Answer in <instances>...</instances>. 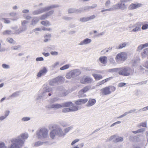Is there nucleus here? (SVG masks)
I'll list each match as a JSON object with an SVG mask.
<instances>
[{"label":"nucleus","instance_id":"nucleus-1","mask_svg":"<svg viewBox=\"0 0 148 148\" xmlns=\"http://www.w3.org/2000/svg\"><path fill=\"white\" fill-rule=\"evenodd\" d=\"M28 137V134L27 133L21 134L12 140V143L8 148H21L24 146L25 140ZM0 148H7L3 142H0Z\"/></svg>","mask_w":148,"mask_h":148},{"label":"nucleus","instance_id":"nucleus-2","mask_svg":"<svg viewBox=\"0 0 148 148\" xmlns=\"http://www.w3.org/2000/svg\"><path fill=\"white\" fill-rule=\"evenodd\" d=\"M129 0H120V1L112 6L113 11L120 9L123 10L127 9V5L125 4Z\"/></svg>","mask_w":148,"mask_h":148},{"label":"nucleus","instance_id":"nucleus-3","mask_svg":"<svg viewBox=\"0 0 148 148\" xmlns=\"http://www.w3.org/2000/svg\"><path fill=\"white\" fill-rule=\"evenodd\" d=\"M134 71L129 67L119 68L118 73L119 75L124 76H128L132 75Z\"/></svg>","mask_w":148,"mask_h":148},{"label":"nucleus","instance_id":"nucleus-4","mask_svg":"<svg viewBox=\"0 0 148 148\" xmlns=\"http://www.w3.org/2000/svg\"><path fill=\"white\" fill-rule=\"evenodd\" d=\"M48 130L45 127L41 128L36 131V135L38 138L40 139L47 138L48 136Z\"/></svg>","mask_w":148,"mask_h":148},{"label":"nucleus","instance_id":"nucleus-5","mask_svg":"<svg viewBox=\"0 0 148 148\" xmlns=\"http://www.w3.org/2000/svg\"><path fill=\"white\" fill-rule=\"evenodd\" d=\"M58 7V5H53L45 7L39 9L38 10H34L32 12V14L34 15L39 14Z\"/></svg>","mask_w":148,"mask_h":148},{"label":"nucleus","instance_id":"nucleus-6","mask_svg":"<svg viewBox=\"0 0 148 148\" xmlns=\"http://www.w3.org/2000/svg\"><path fill=\"white\" fill-rule=\"evenodd\" d=\"M81 74V71L79 69H74L67 72L65 77L67 79H71L72 78H75Z\"/></svg>","mask_w":148,"mask_h":148},{"label":"nucleus","instance_id":"nucleus-7","mask_svg":"<svg viewBox=\"0 0 148 148\" xmlns=\"http://www.w3.org/2000/svg\"><path fill=\"white\" fill-rule=\"evenodd\" d=\"M127 58V53L125 52H122L117 54L115 59L117 62L120 63L125 61Z\"/></svg>","mask_w":148,"mask_h":148},{"label":"nucleus","instance_id":"nucleus-8","mask_svg":"<svg viewBox=\"0 0 148 148\" xmlns=\"http://www.w3.org/2000/svg\"><path fill=\"white\" fill-rule=\"evenodd\" d=\"M52 88H44L42 94L40 95H38L36 98V99L37 100L41 99L43 100L47 98L48 95L49 96H51V94L49 92H50Z\"/></svg>","mask_w":148,"mask_h":148},{"label":"nucleus","instance_id":"nucleus-9","mask_svg":"<svg viewBox=\"0 0 148 148\" xmlns=\"http://www.w3.org/2000/svg\"><path fill=\"white\" fill-rule=\"evenodd\" d=\"M92 79L87 76H83L80 79V83L83 84H90L92 82Z\"/></svg>","mask_w":148,"mask_h":148},{"label":"nucleus","instance_id":"nucleus-10","mask_svg":"<svg viewBox=\"0 0 148 148\" xmlns=\"http://www.w3.org/2000/svg\"><path fill=\"white\" fill-rule=\"evenodd\" d=\"M56 91L60 92V93H61L60 95L61 96H65L69 93L68 90H65L64 88L61 86L58 87L57 88Z\"/></svg>","mask_w":148,"mask_h":148},{"label":"nucleus","instance_id":"nucleus-11","mask_svg":"<svg viewBox=\"0 0 148 148\" xmlns=\"http://www.w3.org/2000/svg\"><path fill=\"white\" fill-rule=\"evenodd\" d=\"M91 89V87L90 86H87L83 88L79 92V97H81L84 95V93L86 92L88 90Z\"/></svg>","mask_w":148,"mask_h":148},{"label":"nucleus","instance_id":"nucleus-12","mask_svg":"<svg viewBox=\"0 0 148 148\" xmlns=\"http://www.w3.org/2000/svg\"><path fill=\"white\" fill-rule=\"evenodd\" d=\"M56 131L57 136L60 137H64L65 136V134L64 133V130L59 126L56 129Z\"/></svg>","mask_w":148,"mask_h":148},{"label":"nucleus","instance_id":"nucleus-13","mask_svg":"<svg viewBox=\"0 0 148 148\" xmlns=\"http://www.w3.org/2000/svg\"><path fill=\"white\" fill-rule=\"evenodd\" d=\"M47 71V68L45 67H43L39 71L37 74V76L38 77H40L42 76L45 75Z\"/></svg>","mask_w":148,"mask_h":148},{"label":"nucleus","instance_id":"nucleus-14","mask_svg":"<svg viewBox=\"0 0 148 148\" xmlns=\"http://www.w3.org/2000/svg\"><path fill=\"white\" fill-rule=\"evenodd\" d=\"M62 104L56 103L54 104H50L47 106L46 107L49 109L54 108L57 109L62 107Z\"/></svg>","mask_w":148,"mask_h":148},{"label":"nucleus","instance_id":"nucleus-15","mask_svg":"<svg viewBox=\"0 0 148 148\" xmlns=\"http://www.w3.org/2000/svg\"><path fill=\"white\" fill-rule=\"evenodd\" d=\"M91 41L92 40L91 39L88 38H86L83 40L81 41L78 45H79L80 46L88 45L90 43Z\"/></svg>","mask_w":148,"mask_h":148},{"label":"nucleus","instance_id":"nucleus-16","mask_svg":"<svg viewBox=\"0 0 148 148\" xmlns=\"http://www.w3.org/2000/svg\"><path fill=\"white\" fill-rule=\"evenodd\" d=\"M101 91L102 94L104 95L109 94L111 93V91L110 90V88L108 86L101 89Z\"/></svg>","mask_w":148,"mask_h":148},{"label":"nucleus","instance_id":"nucleus-17","mask_svg":"<svg viewBox=\"0 0 148 148\" xmlns=\"http://www.w3.org/2000/svg\"><path fill=\"white\" fill-rule=\"evenodd\" d=\"M141 23H138L135 24L134 27L135 28L132 30L130 31L131 32H136L141 30Z\"/></svg>","mask_w":148,"mask_h":148},{"label":"nucleus","instance_id":"nucleus-18","mask_svg":"<svg viewBox=\"0 0 148 148\" xmlns=\"http://www.w3.org/2000/svg\"><path fill=\"white\" fill-rule=\"evenodd\" d=\"M130 44L129 42H124L120 44L119 46H116L115 49H122L125 47L126 46H129Z\"/></svg>","mask_w":148,"mask_h":148},{"label":"nucleus","instance_id":"nucleus-19","mask_svg":"<svg viewBox=\"0 0 148 148\" xmlns=\"http://www.w3.org/2000/svg\"><path fill=\"white\" fill-rule=\"evenodd\" d=\"M27 29L26 25H22L20 29L15 31L14 32V33L16 34H19L22 32L25 31Z\"/></svg>","mask_w":148,"mask_h":148},{"label":"nucleus","instance_id":"nucleus-20","mask_svg":"<svg viewBox=\"0 0 148 148\" xmlns=\"http://www.w3.org/2000/svg\"><path fill=\"white\" fill-rule=\"evenodd\" d=\"M83 11V10L82 8H80L77 10L73 8H70L68 10V12L69 13H72L73 12L80 13Z\"/></svg>","mask_w":148,"mask_h":148},{"label":"nucleus","instance_id":"nucleus-21","mask_svg":"<svg viewBox=\"0 0 148 148\" xmlns=\"http://www.w3.org/2000/svg\"><path fill=\"white\" fill-rule=\"evenodd\" d=\"M141 55L142 58H145L147 56L148 59V48L144 49L141 52Z\"/></svg>","mask_w":148,"mask_h":148},{"label":"nucleus","instance_id":"nucleus-22","mask_svg":"<svg viewBox=\"0 0 148 148\" xmlns=\"http://www.w3.org/2000/svg\"><path fill=\"white\" fill-rule=\"evenodd\" d=\"M87 101L88 99H79L76 101L75 103L77 105H81L85 103Z\"/></svg>","mask_w":148,"mask_h":148},{"label":"nucleus","instance_id":"nucleus-23","mask_svg":"<svg viewBox=\"0 0 148 148\" xmlns=\"http://www.w3.org/2000/svg\"><path fill=\"white\" fill-rule=\"evenodd\" d=\"M56 131V129H54L52 130L50 133V137L52 139L55 138L56 136H58Z\"/></svg>","mask_w":148,"mask_h":148},{"label":"nucleus","instance_id":"nucleus-24","mask_svg":"<svg viewBox=\"0 0 148 148\" xmlns=\"http://www.w3.org/2000/svg\"><path fill=\"white\" fill-rule=\"evenodd\" d=\"M96 100L95 99H90L86 104L88 107H90L96 103Z\"/></svg>","mask_w":148,"mask_h":148},{"label":"nucleus","instance_id":"nucleus-25","mask_svg":"<svg viewBox=\"0 0 148 148\" xmlns=\"http://www.w3.org/2000/svg\"><path fill=\"white\" fill-rule=\"evenodd\" d=\"M40 20L39 17H35L32 18V19L31 21V25H35Z\"/></svg>","mask_w":148,"mask_h":148},{"label":"nucleus","instance_id":"nucleus-26","mask_svg":"<svg viewBox=\"0 0 148 148\" xmlns=\"http://www.w3.org/2000/svg\"><path fill=\"white\" fill-rule=\"evenodd\" d=\"M99 60L102 64H106L107 62V58L106 56H102L99 58Z\"/></svg>","mask_w":148,"mask_h":148},{"label":"nucleus","instance_id":"nucleus-27","mask_svg":"<svg viewBox=\"0 0 148 148\" xmlns=\"http://www.w3.org/2000/svg\"><path fill=\"white\" fill-rule=\"evenodd\" d=\"M58 84H61L64 83L65 81L64 77L62 76H58L56 77Z\"/></svg>","mask_w":148,"mask_h":148},{"label":"nucleus","instance_id":"nucleus-28","mask_svg":"<svg viewBox=\"0 0 148 148\" xmlns=\"http://www.w3.org/2000/svg\"><path fill=\"white\" fill-rule=\"evenodd\" d=\"M92 75L94 77L95 79L96 80H99L102 79L103 78L102 76L100 74H92Z\"/></svg>","mask_w":148,"mask_h":148},{"label":"nucleus","instance_id":"nucleus-29","mask_svg":"<svg viewBox=\"0 0 148 148\" xmlns=\"http://www.w3.org/2000/svg\"><path fill=\"white\" fill-rule=\"evenodd\" d=\"M49 84L51 86H54L56 84H58L56 77L51 80L49 82Z\"/></svg>","mask_w":148,"mask_h":148},{"label":"nucleus","instance_id":"nucleus-30","mask_svg":"<svg viewBox=\"0 0 148 148\" xmlns=\"http://www.w3.org/2000/svg\"><path fill=\"white\" fill-rule=\"evenodd\" d=\"M123 140V137H119L116 135V139H114V142L116 143L119 142H122Z\"/></svg>","mask_w":148,"mask_h":148},{"label":"nucleus","instance_id":"nucleus-31","mask_svg":"<svg viewBox=\"0 0 148 148\" xmlns=\"http://www.w3.org/2000/svg\"><path fill=\"white\" fill-rule=\"evenodd\" d=\"M71 65L70 64H66L64 65L60 68V70L61 71H63L69 68Z\"/></svg>","mask_w":148,"mask_h":148},{"label":"nucleus","instance_id":"nucleus-32","mask_svg":"<svg viewBox=\"0 0 148 148\" xmlns=\"http://www.w3.org/2000/svg\"><path fill=\"white\" fill-rule=\"evenodd\" d=\"M62 104V107H69L72 106L73 104L71 102H67L63 103Z\"/></svg>","mask_w":148,"mask_h":148},{"label":"nucleus","instance_id":"nucleus-33","mask_svg":"<svg viewBox=\"0 0 148 148\" xmlns=\"http://www.w3.org/2000/svg\"><path fill=\"white\" fill-rule=\"evenodd\" d=\"M73 128V126H71L64 129V133L65 134V136L67 133L70 130H71Z\"/></svg>","mask_w":148,"mask_h":148},{"label":"nucleus","instance_id":"nucleus-34","mask_svg":"<svg viewBox=\"0 0 148 148\" xmlns=\"http://www.w3.org/2000/svg\"><path fill=\"white\" fill-rule=\"evenodd\" d=\"M20 92L16 91L12 93L10 97V98H12V97H15L19 96L20 95Z\"/></svg>","mask_w":148,"mask_h":148},{"label":"nucleus","instance_id":"nucleus-35","mask_svg":"<svg viewBox=\"0 0 148 148\" xmlns=\"http://www.w3.org/2000/svg\"><path fill=\"white\" fill-rule=\"evenodd\" d=\"M1 21L4 23L5 24H9L11 23L10 19L8 18H3L1 19Z\"/></svg>","mask_w":148,"mask_h":148},{"label":"nucleus","instance_id":"nucleus-36","mask_svg":"<svg viewBox=\"0 0 148 148\" xmlns=\"http://www.w3.org/2000/svg\"><path fill=\"white\" fill-rule=\"evenodd\" d=\"M40 23L45 26H49L51 25L50 23L47 20L42 21L40 22Z\"/></svg>","mask_w":148,"mask_h":148},{"label":"nucleus","instance_id":"nucleus-37","mask_svg":"<svg viewBox=\"0 0 148 148\" xmlns=\"http://www.w3.org/2000/svg\"><path fill=\"white\" fill-rule=\"evenodd\" d=\"M13 34H15L14 32L13 33L11 30H5L3 32V34L4 35H11Z\"/></svg>","mask_w":148,"mask_h":148},{"label":"nucleus","instance_id":"nucleus-38","mask_svg":"<svg viewBox=\"0 0 148 148\" xmlns=\"http://www.w3.org/2000/svg\"><path fill=\"white\" fill-rule=\"evenodd\" d=\"M44 143L43 142L38 141L34 143V146L35 147H37L42 145Z\"/></svg>","mask_w":148,"mask_h":148},{"label":"nucleus","instance_id":"nucleus-39","mask_svg":"<svg viewBox=\"0 0 148 148\" xmlns=\"http://www.w3.org/2000/svg\"><path fill=\"white\" fill-rule=\"evenodd\" d=\"M51 34H47L45 35L44 36L45 39L44 40V41L45 42H47L48 40H50L51 38Z\"/></svg>","mask_w":148,"mask_h":148},{"label":"nucleus","instance_id":"nucleus-40","mask_svg":"<svg viewBox=\"0 0 148 148\" xmlns=\"http://www.w3.org/2000/svg\"><path fill=\"white\" fill-rule=\"evenodd\" d=\"M59 126L56 124H51L49 125V129H56Z\"/></svg>","mask_w":148,"mask_h":148},{"label":"nucleus","instance_id":"nucleus-41","mask_svg":"<svg viewBox=\"0 0 148 148\" xmlns=\"http://www.w3.org/2000/svg\"><path fill=\"white\" fill-rule=\"evenodd\" d=\"M144 48H145V47L144 44H141L138 46L137 48V51L140 52Z\"/></svg>","mask_w":148,"mask_h":148},{"label":"nucleus","instance_id":"nucleus-42","mask_svg":"<svg viewBox=\"0 0 148 148\" xmlns=\"http://www.w3.org/2000/svg\"><path fill=\"white\" fill-rule=\"evenodd\" d=\"M119 71V68H115L112 69H110L108 70V71L111 73H113L114 72H116Z\"/></svg>","mask_w":148,"mask_h":148},{"label":"nucleus","instance_id":"nucleus-43","mask_svg":"<svg viewBox=\"0 0 148 148\" xmlns=\"http://www.w3.org/2000/svg\"><path fill=\"white\" fill-rule=\"evenodd\" d=\"M59 124L62 126L65 127L68 126V124L65 121H60L59 122Z\"/></svg>","mask_w":148,"mask_h":148},{"label":"nucleus","instance_id":"nucleus-44","mask_svg":"<svg viewBox=\"0 0 148 148\" xmlns=\"http://www.w3.org/2000/svg\"><path fill=\"white\" fill-rule=\"evenodd\" d=\"M147 110H148V107L147 106V107H145L144 108H143L141 109H139L136 112V113H137L140 112H142V111H145Z\"/></svg>","mask_w":148,"mask_h":148},{"label":"nucleus","instance_id":"nucleus-45","mask_svg":"<svg viewBox=\"0 0 148 148\" xmlns=\"http://www.w3.org/2000/svg\"><path fill=\"white\" fill-rule=\"evenodd\" d=\"M79 21L81 22H84L88 21V17H85L81 18Z\"/></svg>","mask_w":148,"mask_h":148},{"label":"nucleus","instance_id":"nucleus-46","mask_svg":"<svg viewBox=\"0 0 148 148\" xmlns=\"http://www.w3.org/2000/svg\"><path fill=\"white\" fill-rule=\"evenodd\" d=\"M72 107L71 108V112L75 111L77 110L78 109V106H74L72 105Z\"/></svg>","mask_w":148,"mask_h":148},{"label":"nucleus","instance_id":"nucleus-47","mask_svg":"<svg viewBox=\"0 0 148 148\" xmlns=\"http://www.w3.org/2000/svg\"><path fill=\"white\" fill-rule=\"evenodd\" d=\"M2 43V41L0 40V52H3L5 50V47H2L1 44Z\"/></svg>","mask_w":148,"mask_h":148},{"label":"nucleus","instance_id":"nucleus-48","mask_svg":"<svg viewBox=\"0 0 148 148\" xmlns=\"http://www.w3.org/2000/svg\"><path fill=\"white\" fill-rule=\"evenodd\" d=\"M59 64V62H57L54 63L53 65L51 66V67L52 69H54L57 68Z\"/></svg>","mask_w":148,"mask_h":148},{"label":"nucleus","instance_id":"nucleus-49","mask_svg":"<svg viewBox=\"0 0 148 148\" xmlns=\"http://www.w3.org/2000/svg\"><path fill=\"white\" fill-rule=\"evenodd\" d=\"M138 61V60L134 59L132 60L131 61V62L132 64V66H136L137 64Z\"/></svg>","mask_w":148,"mask_h":148},{"label":"nucleus","instance_id":"nucleus-50","mask_svg":"<svg viewBox=\"0 0 148 148\" xmlns=\"http://www.w3.org/2000/svg\"><path fill=\"white\" fill-rule=\"evenodd\" d=\"M23 16V17L27 20H30L32 17L28 14H24Z\"/></svg>","mask_w":148,"mask_h":148},{"label":"nucleus","instance_id":"nucleus-51","mask_svg":"<svg viewBox=\"0 0 148 148\" xmlns=\"http://www.w3.org/2000/svg\"><path fill=\"white\" fill-rule=\"evenodd\" d=\"M48 18L46 14L45 13L41 15L40 18H39L40 20H43L46 19Z\"/></svg>","mask_w":148,"mask_h":148},{"label":"nucleus","instance_id":"nucleus-52","mask_svg":"<svg viewBox=\"0 0 148 148\" xmlns=\"http://www.w3.org/2000/svg\"><path fill=\"white\" fill-rule=\"evenodd\" d=\"M2 67L4 69H8L10 68V65L5 64H2Z\"/></svg>","mask_w":148,"mask_h":148},{"label":"nucleus","instance_id":"nucleus-53","mask_svg":"<svg viewBox=\"0 0 148 148\" xmlns=\"http://www.w3.org/2000/svg\"><path fill=\"white\" fill-rule=\"evenodd\" d=\"M62 111L63 112L66 113L71 112V110L70 108H65L63 109Z\"/></svg>","mask_w":148,"mask_h":148},{"label":"nucleus","instance_id":"nucleus-54","mask_svg":"<svg viewBox=\"0 0 148 148\" xmlns=\"http://www.w3.org/2000/svg\"><path fill=\"white\" fill-rule=\"evenodd\" d=\"M129 9L130 10H134L136 9L135 4H131L129 7Z\"/></svg>","mask_w":148,"mask_h":148},{"label":"nucleus","instance_id":"nucleus-55","mask_svg":"<svg viewBox=\"0 0 148 148\" xmlns=\"http://www.w3.org/2000/svg\"><path fill=\"white\" fill-rule=\"evenodd\" d=\"M7 41L10 43H14L15 42L13 39L10 38H8L7 39Z\"/></svg>","mask_w":148,"mask_h":148},{"label":"nucleus","instance_id":"nucleus-56","mask_svg":"<svg viewBox=\"0 0 148 148\" xmlns=\"http://www.w3.org/2000/svg\"><path fill=\"white\" fill-rule=\"evenodd\" d=\"M97 6V5L96 4H94V5H92L90 7H87L86 8H82V9L83 10V11L84 10H86V9H89V8H95Z\"/></svg>","mask_w":148,"mask_h":148},{"label":"nucleus","instance_id":"nucleus-57","mask_svg":"<svg viewBox=\"0 0 148 148\" xmlns=\"http://www.w3.org/2000/svg\"><path fill=\"white\" fill-rule=\"evenodd\" d=\"M59 100V98L58 97H55L50 99V102L51 103H54Z\"/></svg>","mask_w":148,"mask_h":148},{"label":"nucleus","instance_id":"nucleus-58","mask_svg":"<svg viewBox=\"0 0 148 148\" xmlns=\"http://www.w3.org/2000/svg\"><path fill=\"white\" fill-rule=\"evenodd\" d=\"M148 29V24H145L143 25L142 27V29L143 30H145Z\"/></svg>","mask_w":148,"mask_h":148},{"label":"nucleus","instance_id":"nucleus-59","mask_svg":"<svg viewBox=\"0 0 148 148\" xmlns=\"http://www.w3.org/2000/svg\"><path fill=\"white\" fill-rule=\"evenodd\" d=\"M109 60L111 63L114 64L115 63V60H114L112 56L110 57L109 58Z\"/></svg>","mask_w":148,"mask_h":148},{"label":"nucleus","instance_id":"nucleus-60","mask_svg":"<svg viewBox=\"0 0 148 148\" xmlns=\"http://www.w3.org/2000/svg\"><path fill=\"white\" fill-rule=\"evenodd\" d=\"M54 12V11L53 10H51L49 11V12H47L46 14L47 16L48 17L49 16H51L52 15Z\"/></svg>","mask_w":148,"mask_h":148},{"label":"nucleus","instance_id":"nucleus-61","mask_svg":"<svg viewBox=\"0 0 148 148\" xmlns=\"http://www.w3.org/2000/svg\"><path fill=\"white\" fill-rule=\"evenodd\" d=\"M30 118L29 117H24L21 119V120L23 121H29Z\"/></svg>","mask_w":148,"mask_h":148},{"label":"nucleus","instance_id":"nucleus-62","mask_svg":"<svg viewBox=\"0 0 148 148\" xmlns=\"http://www.w3.org/2000/svg\"><path fill=\"white\" fill-rule=\"evenodd\" d=\"M116 135H114L111 136L109 138L108 140L110 141L113 140V141L114 142V139H116Z\"/></svg>","mask_w":148,"mask_h":148},{"label":"nucleus","instance_id":"nucleus-63","mask_svg":"<svg viewBox=\"0 0 148 148\" xmlns=\"http://www.w3.org/2000/svg\"><path fill=\"white\" fill-rule=\"evenodd\" d=\"M138 126H142L143 127H146L147 126V123L145 122L140 123L139 124Z\"/></svg>","mask_w":148,"mask_h":148},{"label":"nucleus","instance_id":"nucleus-64","mask_svg":"<svg viewBox=\"0 0 148 148\" xmlns=\"http://www.w3.org/2000/svg\"><path fill=\"white\" fill-rule=\"evenodd\" d=\"M8 14L10 16L14 17L16 16L17 14L16 12H10Z\"/></svg>","mask_w":148,"mask_h":148}]
</instances>
